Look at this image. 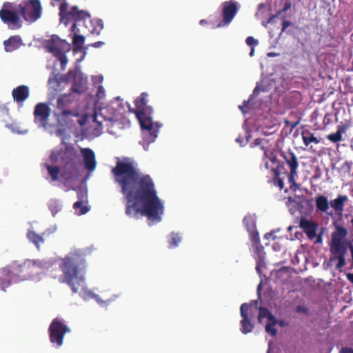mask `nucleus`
Segmentation results:
<instances>
[{
  "mask_svg": "<svg viewBox=\"0 0 353 353\" xmlns=\"http://www.w3.org/2000/svg\"><path fill=\"white\" fill-rule=\"evenodd\" d=\"M114 183L125 201V213L128 216H146L151 225L161 221L163 203L157 194L154 182L143 174L133 159L117 158L111 170Z\"/></svg>",
  "mask_w": 353,
  "mask_h": 353,
  "instance_id": "obj_1",
  "label": "nucleus"
},
{
  "mask_svg": "<svg viewBox=\"0 0 353 353\" xmlns=\"http://www.w3.org/2000/svg\"><path fill=\"white\" fill-rule=\"evenodd\" d=\"M59 9L60 22L65 26L71 24V32L99 35L103 29L101 21L92 20L88 11L80 10L77 6H70L64 1L61 3Z\"/></svg>",
  "mask_w": 353,
  "mask_h": 353,
  "instance_id": "obj_2",
  "label": "nucleus"
},
{
  "mask_svg": "<svg viewBox=\"0 0 353 353\" xmlns=\"http://www.w3.org/2000/svg\"><path fill=\"white\" fill-rule=\"evenodd\" d=\"M61 261L59 268L63 274V282L66 283L74 293H77L84 285L85 254L78 250L70 252Z\"/></svg>",
  "mask_w": 353,
  "mask_h": 353,
  "instance_id": "obj_3",
  "label": "nucleus"
},
{
  "mask_svg": "<svg viewBox=\"0 0 353 353\" xmlns=\"http://www.w3.org/2000/svg\"><path fill=\"white\" fill-rule=\"evenodd\" d=\"M148 94L142 92L139 97L134 100L135 110L134 112L140 123L141 128L146 130L150 138L148 141L153 142L158 136L160 125L152 121V114L154 109L152 106L148 105Z\"/></svg>",
  "mask_w": 353,
  "mask_h": 353,
  "instance_id": "obj_4",
  "label": "nucleus"
},
{
  "mask_svg": "<svg viewBox=\"0 0 353 353\" xmlns=\"http://www.w3.org/2000/svg\"><path fill=\"white\" fill-rule=\"evenodd\" d=\"M333 225L334 230L332 232L330 244V250L332 255L330 261L337 260L336 268L340 270L346 264L345 254L347 252L348 243L351 241L347 239L348 231L345 227L334 223Z\"/></svg>",
  "mask_w": 353,
  "mask_h": 353,
  "instance_id": "obj_5",
  "label": "nucleus"
},
{
  "mask_svg": "<svg viewBox=\"0 0 353 353\" xmlns=\"http://www.w3.org/2000/svg\"><path fill=\"white\" fill-rule=\"evenodd\" d=\"M61 161L65 170L61 174V177L65 181H69L72 179V172L77 170L81 161L80 155L73 146L66 145L62 150Z\"/></svg>",
  "mask_w": 353,
  "mask_h": 353,
  "instance_id": "obj_6",
  "label": "nucleus"
},
{
  "mask_svg": "<svg viewBox=\"0 0 353 353\" xmlns=\"http://www.w3.org/2000/svg\"><path fill=\"white\" fill-rule=\"evenodd\" d=\"M19 6L13 3H3L0 10V19L2 22L8 26L11 30H18L22 27Z\"/></svg>",
  "mask_w": 353,
  "mask_h": 353,
  "instance_id": "obj_7",
  "label": "nucleus"
},
{
  "mask_svg": "<svg viewBox=\"0 0 353 353\" xmlns=\"http://www.w3.org/2000/svg\"><path fill=\"white\" fill-rule=\"evenodd\" d=\"M78 99H75L72 93L64 94L61 95L57 99V109L54 112V116L57 120L66 122L68 118L72 117H79V113L70 108V105Z\"/></svg>",
  "mask_w": 353,
  "mask_h": 353,
  "instance_id": "obj_8",
  "label": "nucleus"
},
{
  "mask_svg": "<svg viewBox=\"0 0 353 353\" xmlns=\"http://www.w3.org/2000/svg\"><path fill=\"white\" fill-rule=\"evenodd\" d=\"M71 330L65 321L59 318H54L48 327L49 339L52 344L57 347H61L63 343V339Z\"/></svg>",
  "mask_w": 353,
  "mask_h": 353,
  "instance_id": "obj_9",
  "label": "nucleus"
},
{
  "mask_svg": "<svg viewBox=\"0 0 353 353\" xmlns=\"http://www.w3.org/2000/svg\"><path fill=\"white\" fill-rule=\"evenodd\" d=\"M18 6L21 16L28 22H34L41 17L42 6L39 0H25Z\"/></svg>",
  "mask_w": 353,
  "mask_h": 353,
  "instance_id": "obj_10",
  "label": "nucleus"
},
{
  "mask_svg": "<svg viewBox=\"0 0 353 353\" xmlns=\"http://www.w3.org/2000/svg\"><path fill=\"white\" fill-rule=\"evenodd\" d=\"M10 274L12 281H19L28 280L34 276L29 260L22 263L12 262L7 267Z\"/></svg>",
  "mask_w": 353,
  "mask_h": 353,
  "instance_id": "obj_11",
  "label": "nucleus"
},
{
  "mask_svg": "<svg viewBox=\"0 0 353 353\" xmlns=\"http://www.w3.org/2000/svg\"><path fill=\"white\" fill-rule=\"evenodd\" d=\"M51 110L46 103H37L34 110V122L41 127H46L50 116Z\"/></svg>",
  "mask_w": 353,
  "mask_h": 353,
  "instance_id": "obj_12",
  "label": "nucleus"
},
{
  "mask_svg": "<svg viewBox=\"0 0 353 353\" xmlns=\"http://www.w3.org/2000/svg\"><path fill=\"white\" fill-rule=\"evenodd\" d=\"M281 155L290 168L288 181L290 183L295 184L294 177L297 175V169L299 167L298 159L296 154L291 150L287 152L282 151Z\"/></svg>",
  "mask_w": 353,
  "mask_h": 353,
  "instance_id": "obj_13",
  "label": "nucleus"
},
{
  "mask_svg": "<svg viewBox=\"0 0 353 353\" xmlns=\"http://www.w3.org/2000/svg\"><path fill=\"white\" fill-rule=\"evenodd\" d=\"M238 11L237 3L233 0L225 1L223 4V19L217 25L218 28L228 25L234 19Z\"/></svg>",
  "mask_w": 353,
  "mask_h": 353,
  "instance_id": "obj_14",
  "label": "nucleus"
},
{
  "mask_svg": "<svg viewBox=\"0 0 353 353\" xmlns=\"http://www.w3.org/2000/svg\"><path fill=\"white\" fill-rule=\"evenodd\" d=\"M45 48L47 51L52 53L54 57L70 50V45L65 41L60 39L58 37H52L47 41Z\"/></svg>",
  "mask_w": 353,
  "mask_h": 353,
  "instance_id": "obj_15",
  "label": "nucleus"
},
{
  "mask_svg": "<svg viewBox=\"0 0 353 353\" xmlns=\"http://www.w3.org/2000/svg\"><path fill=\"white\" fill-rule=\"evenodd\" d=\"M270 169L274 174L273 183L278 186L280 190L284 188V179L288 176L289 173L285 169L283 163L276 164V166H270Z\"/></svg>",
  "mask_w": 353,
  "mask_h": 353,
  "instance_id": "obj_16",
  "label": "nucleus"
},
{
  "mask_svg": "<svg viewBox=\"0 0 353 353\" xmlns=\"http://www.w3.org/2000/svg\"><path fill=\"white\" fill-rule=\"evenodd\" d=\"M250 307V305L244 303L241 305L240 308L241 316L242 320L241 321V331L243 334H247L250 333L254 329V324L250 322L248 319V310Z\"/></svg>",
  "mask_w": 353,
  "mask_h": 353,
  "instance_id": "obj_17",
  "label": "nucleus"
},
{
  "mask_svg": "<svg viewBox=\"0 0 353 353\" xmlns=\"http://www.w3.org/2000/svg\"><path fill=\"white\" fill-rule=\"evenodd\" d=\"M81 153L83 156L85 168L90 172H93L97 167V161L94 152L88 148H81Z\"/></svg>",
  "mask_w": 353,
  "mask_h": 353,
  "instance_id": "obj_18",
  "label": "nucleus"
},
{
  "mask_svg": "<svg viewBox=\"0 0 353 353\" xmlns=\"http://www.w3.org/2000/svg\"><path fill=\"white\" fill-rule=\"evenodd\" d=\"M12 96L14 101H16L19 106H22L23 102L30 96L29 88L25 85H19L12 90Z\"/></svg>",
  "mask_w": 353,
  "mask_h": 353,
  "instance_id": "obj_19",
  "label": "nucleus"
},
{
  "mask_svg": "<svg viewBox=\"0 0 353 353\" xmlns=\"http://www.w3.org/2000/svg\"><path fill=\"white\" fill-rule=\"evenodd\" d=\"M75 76L76 73L73 70H70L66 74H54L53 77H50L48 79V83L54 90H58L62 82H68L72 78H74Z\"/></svg>",
  "mask_w": 353,
  "mask_h": 353,
  "instance_id": "obj_20",
  "label": "nucleus"
},
{
  "mask_svg": "<svg viewBox=\"0 0 353 353\" xmlns=\"http://www.w3.org/2000/svg\"><path fill=\"white\" fill-rule=\"evenodd\" d=\"M348 201L347 195L339 194L337 197L330 202V205L334 209L335 214L342 216L345 203Z\"/></svg>",
  "mask_w": 353,
  "mask_h": 353,
  "instance_id": "obj_21",
  "label": "nucleus"
},
{
  "mask_svg": "<svg viewBox=\"0 0 353 353\" xmlns=\"http://www.w3.org/2000/svg\"><path fill=\"white\" fill-rule=\"evenodd\" d=\"M300 226L310 239L316 236L317 224L307 219H301Z\"/></svg>",
  "mask_w": 353,
  "mask_h": 353,
  "instance_id": "obj_22",
  "label": "nucleus"
},
{
  "mask_svg": "<svg viewBox=\"0 0 353 353\" xmlns=\"http://www.w3.org/2000/svg\"><path fill=\"white\" fill-rule=\"evenodd\" d=\"M22 44V39L19 35L12 36L8 39L3 41L5 50L6 52H12L19 48Z\"/></svg>",
  "mask_w": 353,
  "mask_h": 353,
  "instance_id": "obj_23",
  "label": "nucleus"
},
{
  "mask_svg": "<svg viewBox=\"0 0 353 353\" xmlns=\"http://www.w3.org/2000/svg\"><path fill=\"white\" fill-rule=\"evenodd\" d=\"M30 263L31 269L34 276L39 274V272H43L49 268L50 264L48 262L40 259L30 260L28 259Z\"/></svg>",
  "mask_w": 353,
  "mask_h": 353,
  "instance_id": "obj_24",
  "label": "nucleus"
},
{
  "mask_svg": "<svg viewBox=\"0 0 353 353\" xmlns=\"http://www.w3.org/2000/svg\"><path fill=\"white\" fill-rule=\"evenodd\" d=\"M11 280L8 268H4L0 270V290L4 291L10 285Z\"/></svg>",
  "mask_w": 353,
  "mask_h": 353,
  "instance_id": "obj_25",
  "label": "nucleus"
},
{
  "mask_svg": "<svg viewBox=\"0 0 353 353\" xmlns=\"http://www.w3.org/2000/svg\"><path fill=\"white\" fill-rule=\"evenodd\" d=\"M315 203L316 210L322 212H326L330 207L328 199L324 195H319L316 196Z\"/></svg>",
  "mask_w": 353,
  "mask_h": 353,
  "instance_id": "obj_26",
  "label": "nucleus"
},
{
  "mask_svg": "<svg viewBox=\"0 0 353 353\" xmlns=\"http://www.w3.org/2000/svg\"><path fill=\"white\" fill-rule=\"evenodd\" d=\"M27 238L28 240L34 244L38 250L40 249L41 244L45 242L43 235H39L33 230H28L27 233Z\"/></svg>",
  "mask_w": 353,
  "mask_h": 353,
  "instance_id": "obj_27",
  "label": "nucleus"
},
{
  "mask_svg": "<svg viewBox=\"0 0 353 353\" xmlns=\"http://www.w3.org/2000/svg\"><path fill=\"white\" fill-rule=\"evenodd\" d=\"M301 135L305 146H308L311 143H315L316 144L320 143V140L307 130H303Z\"/></svg>",
  "mask_w": 353,
  "mask_h": 353,
  "instance_id": "obj_28",
  "label": "nucleus"
},
{
  "mask_svg": "<svg viewBox=\"0 0 353 353\" xmlns=\"http://www.w3.org/2000/svg\"><path fill=\"white\" fill-rule=\"evenodd\" d=\"M45 168L51 178L52 181H57L59 179V175L61 173V169L58 165H50L48 163L44 164Z\"/></svg>",
  "mask_w": 353,
  "mask_h": 353,
  "instance_id": "obj_29",
  "label": "nucleus"
},
{
  "mask_svg": "<svg viewBox=\"0 0 353 353\" xmlns=\"http://www.w3.org/2000/svg\"><path fill=\"white\" fill-rule=\"evenodd\" d=\"M85 83L86 81H84L82 78L77 79L72 83L70 93H76L77 94L83 93L85 90Z\"/></svg>",
  "mask_w": 353,
  "mask_h": 353,
  "instance_id": "obj_30",
  "label": "nucleus"
},
{
  "mask_svg": "<svg viewBox=\"0 0 353 353\" xmlns=\"http://www.w3.org/2000/svg\"><path fill=\"white\" fill-rule=\"evenodd\" d=\"M73 34L72 44L77 49H81L85 42V36L83 32H71Z\"/></svg>",
  "mask_w": 353,
  "mask_h": 353,
  "instance_id": "obj_31",
  "label": "nucleus"
},
{
  "mask_svg": "<svg viewBox=\"0 0 353 353\" xmlns=\"http://www.w3.org/2000/svg\"><path fill=\"white\" fill-rule=\"evenodd\" d=\"M265 318L268 319V321L276 319L268 308L260 307L259 309L258 321L261 323L262 320Z\"/></svg>",
  "mask_w": 353,
  "mask_h": 353,
  "instance_id": "obj_32",
  "label": "nucleus"
},
{
  "mask_svg": "<svg viewBox=\"0 0 353 353\" xmlns=\"http://www.w3.org/2000/svg\"><path fill=\"white\" fill-rule=\"evenodd\" d=\"M181 238L178 233L172 232L169 236L168 247L169 248H174L179 245Z\"/></svg>",
  "mask_w": 353,
  "mask_h": 353,
  "instance_id": "obj_33",
  "label": "nucleus"
},
{
  "mask_svg": "<svg viewBox=\"0 0 353 353\" xmlns=\"http://www.w3.org/2000/svg\"><path fill=\"white\" fill-rule=\"evenodd\" d=\"M276 319L268 321L265 325V331L269 333L271 336H274L277 334V330L275 328L276 324Z\"/></svg>",
  "mask_w": 353,
  "mask_h": 353,
  "instance_id": "obj_34",
  "label": "nucleus"
},
{
  "mask_svg": "<svg viewBox=\"0 0 353 353\" xmlns=\"http://www.w3.org/2000/svg\"><path fill=\"white\" fill-rule=\"evenodd\" d=\"M83 201H78L75 202L73 205V208L77 211V210H80L79 214H84L88 211V208L87 205H83Z\"/></svg>",
  "mask_w": 353,
  "mask_h": 353,
  "instance_id": "obj_35",
  "label": "nucleus"
},
{
  "mask_svg": "<svg viewBox=\"0 0 353 353\" xmlns=\"http://www.w3.org/2000/svg\"><path fill=\"white\" fill-rule=\"evenodd\" d=\"M10 119L9 109L5 106L0 108V121L7 123Z\"/></svg>",
  "mask_w": 353,
  "mask_h": 353,
  "instance_id": "obj_36",
  "label": "nucleus"
},
{
  "mask_svg": "<svg viewBox=\"0 0 353 353\" xmlns=\"http://www.w3.org/2000/svg\"><path fill=\"white\" fill-rule=\"evenodd\" d=\"M327 139L332 143H338L342 140V133L337 129L335 133L328 134Z\"/></svg>",
  "mask_w": 353,
  "mask_h": 353,
  "instance_id": "obj_37",
  "label": "nucleus"
},
{
  "mask_svg": "<svg viewBox=\"0 0 353 353\" xmlns=\"http://www.w3.org/2000/svg\"><path fill=\"white\" fill-rule=\"evenodd\" d=\"M352 126V122L350 119L345 120L340 123L337 126V129L343 134L346 132V130Z\"/></svg>",
  "mask_w": 353,
  "mask_h": 353,
  "instance_id": "obj_38",
  "label": "nucleus"
},
{
  "mask_svg": "<svg viewBox=\"0 0 353 353\" xmlns=\"http://www.w3.org/2000/svg\"><path fill=\"white\" fill-rule=\"evenodd\" d=\"M55 57L60 61L61 70H64L68 64V58L65 55V52H62L61 53L56 55Z\"/></svg>",
  "mask_w": 353,
  "mask_h": 353,
  "instance_id": "obj_39",
  "label": "nucleus"
},
{
  "mask_svg": "<svg viewBox=\"0 0 353 353\" xmlns=\"http://www.w3.org/2000/svg\"><path fill=\"white\" fill-rule=\"evenodd\" d=\"M49 209L52 212L53 216L60 210V205L57 201H51L48 205Z\"/></svg>",
  "mask_w": 353,
  "mask_h": 353,
  "instance_id": "obj_40",
  "label": "nucleus"
},
{
  "mask_svg": "<svg viewBox=\"0 0 353 353\" xmlns=\"http://www.w3.org/2000/svg\"><path fill=\"white\" fill-rule=\"evenodd\" d=\"M61 154H62V150L58 151V152H55V151L52 152V153L50 154V157H49L50 161L52 163H57L59 158V157L61 158Z\"/></svg>",
  "mask_w": 353,
  "mask_h": 353,
  "instance_id": "obj_41",
  "label": "nucleus"
},
{
  "mask_svg": "<svg viewBox=\"0 0 353 353\" xmlns=\"http://www.w3.org/2000/svg\"><path fill=\"white\" fill-rule=\"evenodd\" d=\"M263 139L257 138L256 139L253 143H251V147L261 146V149L264 151V155L267 157L266 151L265 150V147L262 145V142Z\"/></svg>",
  "mask_w": 353,
  "mask_h": 353,
  "instance_id": "obj_42",
  "label": "nucleus"
},
{
  "mask_svg": "<svg viewBox=\"0 0 353 353\" xmlns=\"http://www.w3.org/2000/svg\"><path fill=\"white\" fill-rule=\"evenodd\" d=\"M77 197L79 199V201H84L85 200L87 199V192L85 190H84L83 189L79 188L77 190Z\"/></svg>",
  "mask_w": 353,
  "mask_h": 353,
  "instance_id": "obj_43",
  "label": "nucleus"
},
{
  "mask_svg": "<svg viewBox=\"0 0 353 353\" xmlns=\"http://www.w3.org/2000/svg\"><path fill=\"white\" fill-rule=\"evenodd\" d=\"M245 42L248 46L252 47L256 46L258 44V41L252 37H247Z\"/></svg>",
  "mask_w": 353,
  "mask_h": 353,
  "instance_id": "obj_44",
  "label": "nucleus"
},
{
  "mask_svg": "<svg viewBox=\"0 0 353 353\" xmlns=\"http://www.w3.org/2000/svg\"><path fill=\"white\" fill-rule=\"evenodd\" d=\"M296 311L298 313H303V314H304L305 315L308 314V309L306 307L303 306V305H298V306H296Z\"/></svg>",
  "mask_w": 353,
  "mask_h": 353,
  "instance_id": "obj_45",
  "label": "nucleus"
},
{
  "mask_svg": "<svg viewBox=\"0 0 353 353\" xmlns=\"http://www.w3.org/2000/svg\"><path fill=\"white\" fill-rule=\"evenodd\" d=\"M92 121L94 123H97L98 125V127L100 130L102 129V121H99V116L97 114H94V116H93V118H92Z\"/></svg>",
  "mask_w": 353,
  "mask_h": 353,
  "instance_id": "obj_46",
  "label": "nucleus"
},
{
  "mask_svg": "<svg viewBox=\"0 0 353 353\" xmlns=\"http://www.w3.org/2000/svg\"><path fill=\"white\" fill-rule=\"evenodd\" d=\"M292 25V23L289 21L284 20L282 23V29L281 32H283L288 27H290Z\"/></svg>",
  "mask_w": 353,
  "mask_h": 353,
  "instance_id": "obj_47",
  "label": "nucleus"
},
{
  "mask_svg": "<svg viewBox=\"0 0 353 353\" xmlns=\"http://www.w3.org/2000/svg\"><path fill=\"white\" fill-rule=\"evenodd\" d=\"M270 160L272 163L271 166H276V164L280 163L281 162L277 159L276 157L274 156L273 154L271 155L270 157Z\"/></svg>",
  "mask_w": 353,
  "mask_h": 353,
  "instance_id": "obj_48",
  "label": "nucleus"
},
{
  "mask_svg": "<svg viewBox=\"0 0 353 353\" xmlns=\"http://www.w3.org/2000/svg\"><path fill=\"white\" fill-rule=\"evenodd\" d=\"M339 353H353V348L349 347H342L340 350Z\"/></svg>",
  "mask_w": 353,
  "mask_h": 353,
  "instance_id": "obj_49",
  "label": "nucleus"
},
{
  "mask_svg": "<svg viewBox=\"0 0 353 353\" xmlns=\"http://www.w3.org/2000/svg\"><path fill=\"white\" fill-rule=\"evenodd\" d=\"M292 7V3L290 1H285L283 8H282V11L287 12Z\"/></svg>",
  "mask_w": 353,
  "mask_h": 353,
  "instance_id": "obj_50",
  "label": "nucleus"
},
{
  "mask_svg": "<svg viewBox=\"0 0 353 353\" xmlns=\"http://www.w3.org/2000/svg\"><path fill=\"white\" fill-rule=\"evenodd\" d=\"M265 237L267 239H272L273 240L275 239L276 236L274 235L273 232H268L265 235Z\"/></svg>",
  "mask_w": 353,
  "mask_h": 353,
  "instance_id": "obj_51",
  "label": "nucleus"
},
{
  "mask_svg": "<svg viewBox=\"0 0 353 353\" xmlns=\"http://www.w3.org/2000/svg\"><path fill=\"white\" fill-rule=\"evenodd\" d=\"M103 44H104V43L103 41H97V42L92 43V46L95 47V48H100Z\"/></svg>",
  "mask_w": 353,
  "mask_h": 353,
  "instance_id": "obj_52",
  "label": "nucleus"
},
{
  "mask_svg": "<svg viewBox=\"0 0 353 353\" xmlns=\"http://www.w3.org/2000/svg\"><path fill=\"white\" fill-rule=\"evenodd\" d=\"M347 249L350 250L352 259H353V245H352V243L351 242L348 243Z\"/></svg>",
  "mask_w": 353,
  "mask_h": 353,
  "instance_id": "obj_53",
  "label": "nucleus"
},
{
  "mask_svg": "<svg viewBox=\"0 0 353 353\" xmlns=\"http://www.w3.org/2000/svg\"><path fill=\"white\" fill-rule=\"evenodd\" d=\"M346 277L350 283H353V273L347 274Z\"/></svg>",
  "mask_w": 353,
  "mask_h": 353,
  "instance_id": "obj_54",
  "label": "nucleus"
},
{
  "mask_svg": "<svg viewBox=\"0 0 353 353\" xmlns=\"http://www.w3.org/2000/svg\"><path fill=\"white\" fill-rule=\"evenodd\" d=\"M352 165V162H349V161H345L343 165V168H345V167H347V169L350 170L351 169V166Z\"/></svg>",
  "mask_w": 353,
  "mask_h": 353,
  "instance_id": "obj_55",
  "label": "nucleus"
},
{
  "mask_svg": "<svg viewBox=\"0 0 353 353\" xmlns=\"http://www.w3.org/2000/svg\"><path fill=\"white\" fill-rule=\"evenodd\" d=\"M276 18V16H274V14L271 15L269 19H268V23H271L273 22L274 19Z\"/></svg>",
  "mask_w": 353,
  "mask_h": 353,
  "instance_id": "obj_56",
  "label": "nucleus"
},
{
  "mask_svg": "<svg viewBox=\"0 0 353 353\" xmlns=\"http://www.w3.org/2000/svg\"><path fill=\"white\" fill-rule=\"evenodd\" d=\"M283 12H285L284 11H282V9L281 10H279L276 12V13L275 14H274V16H276V18L278 17L279 15H281Z\"/></svg>",
  "mask_w": 353,
  "mask_h": 353,
  "instance_id": "obj_57",
  "label": "nucleus"
},
{
  "mask_svg": "<svg viewBox=\"0 0 353 353\" xmlns=\"http://www.w3.org/2000/svg\"><path fill=\"white\" fill-rule=\"evenodd\" d=\"M267 55L269 57H276L277 55V54L275 52H269V53H268Z\"/></svg>",
  "mask_w": 353,
  "mask_h": 353,
  "instance_id": "obj_58",
  "label": "nucleus"
},
{
  "mask_svg": "<svg viewBox=\"0 0 353 353\" xmlns=\"http://www.w3.org/2000/svg\"><path fill=\"white\" fill-rule=\"evenodd\" d=\"M103 91V88L102 86H99L98 88V95L99 96V94L101 92Z\"/></svg>",
  "mask_w": 353,
  "mask_h": 353,
  "instance_id": "obj_59",
  "label": "nucleus"
},
{
  "mask_svg": "<svg viewBox=\"0 0 353 353\" xmlns=\"http://www.w3.org/2000/svg\"><path fill=\"white\" fill-rule=\"evenodd\" d=\"M208 22L205 19H202L200 21L199 23L201 25L206 24Z\"/></svg>",
  "mask_w": 353,
  "mask_h": 353,
  "instance_id": "obj_60",
  "label": "nucleus"
},
{
  "mask_svg": "<svg viewBox=\"0 0 353 353\" xmlns=\"http://www.w3.org/2000/svg\"><path fill=\"white\" fill-rule=\"evenodd\" d=\"M269 24V23H268V21H263L262 22V25L265 27V28H267L268 27V25Z\"/></svg>",
  "mask_w": 353,
  "mask_h": 353,
  "instance_id": "obj_61",
  "label": "nucleus"
},
{
  "mask_svg": "<svg viewBox=\"0 0 353 353\" xmlns=\"http://www.w3.org/2000/svg\"><path fill=\"white\" fill-rule=\"evenodd\" d=\"M254 53V47H252L251 49V51L250 52V55L252 57V56H253Z\"/></svg>",
  "mask_w": 353,
  "mask_h": 353,
  "instance_id": "obj_62",
  "label": "nucleus"
},
{
  "mask_svg": "<svg viewBox=\"0 0 353 353\" xmlns=\"http://www.w3.org/2000/svg\"><path fill=\"white\" fill-rule=\"evenodd\" d=\"M279 324L281 326H284L285 325L283 321H281Z\"/></svg>",
  "mask_w": 353,
  "mask_h": 353,
  "instance_id": "obj_63",
  "label": "nucleus"
},
{
  "mask_svg": "<svg viewBox=\"0 0 353 353\" xmlns=\"http://www.w3.org/2000/svg\"><path fill=\"white\" fill-rule=\"evenodd\" d=\"M350 222H351L352 230H353V216H352V219H351Z\"/></svg>",
  "mask_w": 353,
  "mask_h": 353,
  "instance_id": "obj_64",
  "label": "nucleus"
}]
</instances>
